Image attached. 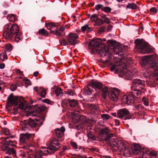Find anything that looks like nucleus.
<instances>
[{
    "mask_svg": "<svg viewBox=\"0 0 158 158\" xmlns=\"http://www.w3.org/2000/svg\"><path fill=\"white\" fill-rule=\"evenodd\" d=\"M121 58V61L119 58L117 57L114 58L115 63L111 66L110 70L112 72L115 70V74H118V76L124 77L126 79L129 80L135 75V72L127 70V63L124 64L126 61H122V60H126L124 56H123Z\"/></svg>",
    "mask_w": 158,
    "mask_h": 158,
    "instance_id": "1",
    "label": "nucleus"
},
{
    "mask_svg": "<svg viewBox=\"0 0 158 158\" xmlns=\"http://www.w3.org/2000/svg\"><path fill=\"white\" fill-rule=\"evenodd\" d=\"M154 56L153 55L144 56L140 61V64L142 67L146 65L149 67L147 71L143 73V76L146 78L152 75L154 77L158 75V63L154 60Z\"/></svg>",
    "mask_w": 158,
    "mask_h": 158,
    "instance_id": "2",
    "label": "nucleus"
},
{
    "mask_svg": "<svg viewBox=\"0 0 158 158\" xmlns=\"http://www.w3.org/2000/svg\"><path fill=\"white\" fill-rule=\"evenodd\" d=\"M103 40L101 39L97 40H94L91 41L89 45L92 48V50L94 52L95 51L98 52L102 56H107L109 53V50L108 48L105 46L103 44L100 43V42L105 41V39H103Z\"/></svg>",
    "mask_w": 158,
    "mask_h": 158,
    "instance_id": "3",
    "label": "nucleus"
},
{
    "mask_svg": "<svg viewBox=\"0 0 158 158\" xmlns=\"http://www.w3.org/2000/svg\"><path fill=\"white\" fill-rule=\"evenodd\" d=\"M134 43L135 44V48L142 53H149L152 51L148 43L143 39H136Z\"/></svg>",
    "mask_w": 158,
    "mask_h": 158,
    "instance_id": "4",
    "label": "nucleus"
},
{
    "mask_svg": "<svg viewBox=\"0 0 158 158\" xmlns=\"http://www.w3.org/2000/svg\"><path fill=\"white\" fill-rule=\"evenodd\" d=\"M60 147L61 144L56 139H54L48 146L47 148H42L44 149V150L41 151L40 152L43 156H45L49 154H52L57 150Z\"/></svg>",
    "mask_w": 158,
    "mask_h": 158,
    "instance_id": "5",
    "label": "nucleus"
},
{
    "mask_svg": "<svg viewBox=\"0 0 158 158\" xmlns=\"http://www.w3.org/2000/svg\"><path fill=\"white\" fill-rule=\"evenodd\" d=\"M111 145L113 147H116L121 152L124 154L128 153V150L127 146V143L125 141L118 140V139H111L110 140Z\"/></svg>",
    "mask_w": 158,
    "mask_h": 158,
    "instance_id": "6",
    "label": "nucleus"
},
{
    "mask_svg": "<svg viewBox=\"0 0 158 158\" xmlns=\"http://www.w3.org/2000/svg\"><path fill=\"white\" fill-rule=\"evenodd\" d=\"M102 87V84L100 82L94 80L91 81V84L85 87L84 89L81 92V94L85 96L90 95L93 93V91L91 89V87L95 89H101Z\"/></svg>",
    "mask_w": 158,
    "mask_h": 158,
    "instance_id": "7",
    "label": "nucleus"
},
{
    "mask_svg": "<svg viewBox=\"0 0 158 158\" xmlns=\"http://www.w3.org/2000/svg\"><path fill=\"white\" fill-rule=\"evenodd\" d=\"M132 93L133 95H129L127 96L126 95H124L123 96L122 99L123 103L128 105H132L134 102L133 96L135 95L139 96L141 94L142 92L140 90L137 89L134 90Z\"/></svg>",
    "mask_w": 158,
    "mask_h": 158,
    "instance_id": "8",
    "label": "nucleus"
},
{
    "mask_svg": "<svg viewBox=\"0 0 158 158\" xmlns=\"http://www.w3.org/2000/svg\"><path fill=\"white\" fill-rule=\"evenodd\" d=\"M35 112H33L32 111H30L27 113V116H31L33 118H29L28 121V124L30 126V129L32 127H35L36 126L37 124L35 122L39 121L40 118L38 117L35 114Z\"/></svg>",
    "mask_w": 158,
    "mask_h": 158,
    "instance_id": "9",
    "label": "nucleus"
},
{
    "mask_svg": "<svg viewBox=\"0 0 158 158\" xmlns=\"http://www.w3.org/2000/svg\"><path fill=\"white\" fill-rule=\"evenodd\" d=\"M125 116H126L125 120L129 119L131 118V115L128 110L126 109L119 110L118 112V118L122 119Z\"/></svg>",
    "mask_w": 158,
    "mask_h": 158,
    "instance_id": "10",
    "label": "nucleus"
},
{
    "mask_svg": "<svg viewBox=\"0 0 158 158\" xmlns=\"http://www.w3.org/2000/svg\"><path fill=\"white\" fill-rule=\"evenodd\" d=\"M13 141L10 139V137H6L4 139L5 143L2 145V150L3 151H7L9 148V146L14 147L15 145L13 143Z\"/></svg>",
    "mask_w": 158,
    "mask_h": 158,
    "instance_id": "11",
    "label": "nucleus"
},
{
    "mask_svg": "<svg viewBox=\"0 0 158 158\" xmlns=\"http://www.w3.org/2000/svg\"><path fill=\"white\" fill-rule=\"evenodd\" d=\"M22 99L21 98H19L17 96H13V94H10L8 97V102L11 105H14L15 106L18 105L19 102H20V100Z\"/></svg>",
    "mask_w": 158,
    "mask_h": 158,
    "instance_id": "12",
    "label": "nucleus"
},
{
    "mask_svg": "<svg viewBox=\"0 0 158 158\" xmlns=\"http://www.w3.org/2000/svg\"><path fill=\"white\" fill-rule=\"evenodd\" d=\"M119 94V90L117 88H114L111 91L109 92L108 96L111 100L116 101L118 100Z\"/></svg>",
    "mask_w": 158,
    "mask_h": 158,
    "instance_id": "13",
    "label": "nucleus"
},
{
    "mask_svg": "<svg viewBox=\"0 0 158 158\" xmlns=\"http://www.w3.org/2000/svg\"><path fill=\"white\" fill-rule=\"evenodd\" d=\"M9 25H6L4 27L3 35L6 39L10 40L13 36V35L9 29Z\"/></svg>",
    "mask_w": 158,
    "mask_h": 158,
    "instance_id": "14",
    "label": "nucleus"
},
{
    "mask_svg": "<svg viewBox=\"0 0 158 158\" xmlns=\"http://www.w3.org/2000/svg\"><path fill=\"white\" fill-rule=\"evenodd\" d=\"M111 132V130L108 127H105L102 128L99 132V134L98 135V138L99 139L103 140V139L105 138V136Z\"/></svg>",
    "mask_w": 158,
    "mask_h": 158,
    "instance_id": "15",
    "label": "nucleus"
},
{
    "mask_svg": "<svg viewBox=\"0 0 158 158\" xmlns=\"http://www.w3.org/2000/svg\"><path fill=\"white\" fill-rule=\"evenodd\" d=\"M68 36V41L71 45H74L76 44L77 40L78 38V36L75 33H70Z\"/></svg>",
    "mask_w": 158,
    "mask_h": 158,
    "instance_id": "16",
    "label": "nucleus"
},
{
    "mask_svg": "<svg viewBox=\"0 0 158 158\" xmlns=\"http://www.w3.org/2000/svg\"><path fill=\"white\" fill-rule=\"evenodd\" d=\"M19 127L23 131L30 130V126L28 124V121L24 120L21 121L19 124Z\"/></svg>",
    "mask_w": 158,
    "mask_h": 158,
    "instance_id": "17",
    "label": "nucleus"
},
{
    "mask_svg": "<svg viewBox=\"0 0 158 158\" xmlns=\"http://www.w3.org/2000/svg\"><path fill=\"white\" fill-rule=\"evenodd\" d=\"M89 107L92 114L95 115L99 114L100 113L98 106L89 104Z\"/></svg>",
    "mask_w": 158,
    "mask_h": 158,
    "instance_id": "18",
    "label": "nucleus"
},
{
    "mask_svg": "<svg viewBox=\"0 0 158 158\" xmlns=\"http://www.w3.org/2000/svg\"><path fill=\"white\" fill-rule=\"evenodd\" d=\"M6 25H9V29L13 35L19 32V27L16 24H14L12 25L11 24L9 23Z\"/></svg>",
    "mask_w": 158,
    "mask_h": 158,
    "instance_id": "19",
    "label": "nucleus"
},
{
    "mask_svg": "<svg viewBox=\"0 0 158 158\" xmlns=\"http://www.w3.org/2000/svg\"><path fill=\"white\" fill-rule=\"evenodd\" d=\"M34 89L38 93L40 94V95L41 97L43 98H45L46 93L45 90L43 88L35 87L34 88Z\"/></svg>",
    "mask_w": 158,
    "mask_h": 158,
    "instance_id": "20",
    "label": "nucleus"
},
{
    "mask_svg": "<svg viewBox=\"0 0 158 158\" xmlns=\"http://www.w3.org/2000/svg\"><path fill=\"white\" fill-rule=\"evenodd\" d=\"M31 134L26 133L22 134L20 135L19 140L22 143H25V141L31 137Z\"/></svg>",
    "mask_w": 158,
    "mask_h": 158,
    "instance_id": "21",
    "label": "nucleus"
},
{
    "mask_svg": "<svg viewBox=\"0 0 158 158\" xmlns=\"http://www.w3.org/2000/svg\"><path fill=\"white\" fill-rule=\"evenodd\" d=\"M65 131V129L64 127H62L60 129H56L55 130L56 136L58 137H61Z\"/></svg>",
    "mask_w": 158,
    "mask_h": 158,
    "instance_id": "22",
    "label": "nucleus"
},
{
    "mask_svg": "<svg viewBox=\"0 0 158 158\" xmlns=\"http://www.w3.org/2000/svg\"><path fill=\"white\" fill-rule=\"evenodd\" d=\"M134 83L135 86L140 88H143L144 82L143 81L139 79H136L134 81Z\"/></svg>",
    "mask_w": 158,
    "mask_h": 158,
    "instance_id": "23",
    "label": "nucleus"
},
{
    "mask_svg": "<svg viewBox=\"0 0 158 158\" xmlns=\"http://www.w3.org/2000/svg\"><path fill=\"white\" fill-rule=\"evenodd\" d=\"M140 148V146L139 144H135L132 147V150L134 153L138 154L139 152Z\"/></svg>",
    "mask_w": 158,
    "mask_h": 158,
    "instance_id": "24",
    "label": "nucleus"
},
{
    "mask_svg": "<svg viewBox=\"0 0 158 158\" xmlns=\"http://www.w3.org/2000/svg\"><path fill=\"white\" fill-rule=\"evenodd\" d=\"M114 55H118L119 56L123 55L122 52V49L121 48L119 47H114L113 48Z\"/></svg>",
    "mask_w": 158,
    "mask_h": 158,
    "instance_id": "25",
    "label": "nucleus"
},
{
    "mask_svg": "<svg viewBox=\"0 0 158 158\" xmlns=\"http://www.w3.org/2000/svg\"><path fill=\"white\" fill-rule=\"evenodd\" d=\"M45 26L48 30H50V31L51 30H52V29H53L54 27H55L56 29H57V26L53 23H46Z\"/></svg>",
    "mask_w": 158,
    "mask_h": 158,
    "instance_id": "26",
    "label": "nucleus"
},
{
    "mask_svg": "<svg viewBox=\"0 0 158 158\" xmlns=\"http://www.w3.org/2000/svg\"><path fill=\"white\" fill-rule=\"evenodd\" d=\"M12 46L10 44H8L5 45L4 51L5 53L7 54L10 55V52L12 50Z\"/></svg>",
    "mask_w": 158,
    "mask_h": 158,
    "instance_id": "27",
    "label": "nucleus"
},
{
    "mask_svg": "<svg viewBox=\"0 0 158 158\" xmlns=\"http://www.w3.org/2000/svg\"><path fill=\"white\" fill-rule=\"evenodd\" d=\"M46 109V107L45 106H38L36 109H35V110L32 111L33 112H35V113H34V114H36V113H40L41 111L45 110Z\"/></svg>",
    "mask_w": 158,
    "mask_h": 158,
    "instance_id": "28",
    "label": "nucleus"
},
{
    "mask_svg": "<svg viewBox=\"0 0 158 158\" xmlns=\"http://www.w3.org/2000/svg\"><path fill=\"white\" fill-rule=\"evenodd\" d=\"M69 104L71 107H75L78 105L77 101L74 99L69 100Z\"/></svg>",
    "mask_w": 158,
    "mask_h": 158,
    "instance_id": "29",
    "label": "nucleus"
},
{
    "mask_svg": "<svg viewBox=\"0 0 158 158\" xmlns=\"http://www.w3.org/2000/svg\"><path fill=\"white\" fill-rule=\"evenodd\" d=\"M138 7L136 4L134 3H129L126 6V9H136Z\"/></svg>",
    "mask_w": 158,
    "mask_h": 158,
    "instance_id": "30",
    "label": "nucleus"
},
{
    "mask_svg": "<svg viewBox=\"0 0 158 158\" xmlns=\"http://www.w3.org/2000/svg\"><path fill=\"white\" fill-rule=\"evenodd\" d=\"M15 36V39L16 41L18 42L19 40L22 39V36L21 34L19 32L16 33Z\"/></svg>",
    "mask_w": 158,
    "mask_h": 158,
    "instance_id": "31",
    "label": "nucleus"
},
{
    "mask_svg": "<svg viewBox=\"0 0 158 158\" xmlns=\"http://www.w3.org/2000/svg\"><path fill=\"white\" fill-rule=\"evenodd\" d=\"M51 33L52 34H54L56 36L59 37H60L62 36V33L59 30H58V28L55 30V31L51 30Z\"/></svg>",
    "mask_w": 158,
    "mask_h": 158,
    "instance_id": "32",
    "label": "nucleus"
},
{
    "mask_svg": "<svg viewBox=\"0 0 158 158\" xmlns=\"http://www.w3.org/2000/svg\"><path fill=\"white\" fill-rule=\"evenodd\" d=\"M6 153L9 155H13L14 156L15 154V151L13 148H9L6 151Z\"/></svg>",
    "mask_w": 158,
    "mask_h": 158,
    "instance_id": "33",
    "label": "nucleus"
},
{
    "mask_svg": "<svg viewBox=\"0 0 158 158\" xmlns=\"http://www.w3.org/2000/svg\"><path fill=\"white\" fill-rule=\"evenodd\" d=\"M104 23V21L103 20L98 18L97 20H96L94 25L95 26H99L102 24Z\"/></svg>",
    "mask_w": 158,
    "mask_h": 158,
    "instance_id": "34",
    "label": "nucleus"
},
{
    "mask_svg": "<svg viewBox=\"0 0 158 158\" xmlns=\"http://www.w3.org/2000/svg\"><path fill=\"white\" fill-rule=\"evenodd\" d=\"M114 136V134L112 133H110L108 134L105 137V138H104L103 139V140H104L106 141H108L112 137H113Z\"/></svg>",
    "mask_w": 158,
    "mask_h": 158,
    "instance_id": "35",
    "label": "nucleus"
},
{
    "mask_svg": "<svg viewBox=\"0 0 158 158\" xmlns=\"http://www.w3.org/2000/svg\"><path fill=\"white\" fill-rule=\"evenodd\" d=\"M39 33L40 34H41L43 35H45L46 36H48V32L44 28L40 30L39 31Z\"/></svg>",
    "mask_w": 158,
    "mask_h": 158,
    "instance_id": "36",
    "label": "nucleus"
},
{
    "mask_svg": "<svg viewBox=\"0 0 158 158\" xmlns=\"http://www.w3.org/2000/svg\"><path fill=\"white\" fill-rule=\"evenodd\" d=\"M7 54L5 52H2V53H0V56L1 58V60L2 61H3L7 60Z\"/></svg>",
    "mask_w": 158,
    "mask_h": 158,
    "instance_id": "37",
    "label": "nucleus"
},
{
    "mask_svg": "<svg viewBox=\"0 0 158 158\" xmlns=\"http://www.w3.org/2000/svg\"><path fill=\"white\" fill-rule=\"evenodd\" d=\"M150 150L148 149L147 148H143V149L142 153H143V156H146V155L148 156Z\"/></svg>",
    "mask_w": 158,
    "mask_h": 158,
    "instance_id": "38",
    "label": "nucleus"
},
{
    "mask_svg": "<svg viewBox=\"0 0 158 158\" xmlns=\"http://www.w3.org/2000/svg\"><path fill=\"white\" fill-rule=\"evenodd\" d=\"M111 9L110 7L108 6H106L103 7L102 9V10L104 11V12L108 13L111 11Z\"/></svg>",
    "mask_w": 158,
    "mask_h": 158,
    "instance_id": "39",
    "label": "nucleus"
},
{
    "mask_svg": "<svg viewBox=\"0 0 158 158\" xmlns=\"http://www.w3.org/2000/svg\"><path fill=\"white\" fill-rule=\"evenodd\" d=\"M98 18V15L94 14L92 15L91 16L90 19L92 22H96Z\"/></svg>",
    "mask_w": 158,
    "mask_h": 158,
    "instance_id": "40",
    "label": "nucleus"
},
{
    "mask_svg": "<svg viewBox=\"0 0 158 158\" xmlns=\"http://www.w3.org/2000/svg\"><path fill=\"white\" fill-rule=\"evenodd\" d=\"M60 44L63 46H66L68 44V43L64 39L60 40Z\"/></svg>",
    "mask_w": 158,
    "mask_h": 158,
    "instance_id": "41",
    "label": "nucleus"
},
{
    "mask_svg": "<svg viewBox=\"0 0 158 158\" xmlns=\"http://www.w3.org/2000/svg\"><path fill=\"white\" fill-rule=\"evenodd\" d=\"M62 90L60 88H57L55 90V93L56 95L58 96H59L62 92Z\"/></svg>",
    "mask_w": 158,
    "mask_h": 158,
    "instance_id": "42",
    "label": "nucleus"
},
{
    "mask_svg": "<svg viewBox=\"0 0 158 158\" xmlns=\"http://www.w3.org/2000/svg\"><path fill=\"white\" fill-rule=\"evenodd\" d=\"M87 136L89 139H90L92 140H95L96 139L95 136L90 133L88 134Z\"/></svg>",
    "mask_w": 158,
    "mask_h": 158,
    "instance_id": "43",
    "label": "nucleus"
},
{
    "mask_svg": "<svg viewBox=\"0 0 158 158\" xmlns=\"http://www.w3.org/2000/svg\"><path fill=\"white\" fill-rule=\"evenodd\" d=\"M101 117L104 120L108 119H109L110 117V116L106 114H101Z\"/></svg>",
    "mask_w": 158,
    "mask_h": 158,
    "instance_id": "44",
    "label": "nucleus"
},
{
    "mask_svg": "<svg viewBox=\"0 0 158 158\" xmlns=\"http://www.w3.org/2000/svg\"><path fill=\"white\" fill-rule=\"evenodd\" d=\"M65 94H69L71 96H73L74 95L75 93L73 90L69 89L68 90Z\"/></svg>",
    "mask_w": 158,
    "mask_h": 158,
    "instance_id": "45",
    "label": "nucleus"
},
{
    "mask_svg": "<svg viewBox=\"0 0 158 158\" xmlns=\"http://www.w3.org/2000/svg\"><path fill=\"white\" fill-rule=\"evenodd\" d=\"M42 156L40 154H39L37 156L33 154H31L28 156L27 158H41Z\"/></svg>",
    "mask_w": 158,
    "mask_h": 158,
    "instance_id": "46",
    "label": "nucleus"
},
{
    "mask_svg": "<svg viewBox=\"0 0 158 158\" xmlns=\"http://www.w3.org/2000/svg\"><path fill=\"white\" fill-rule=\"evenodd\" d=\"M23 99L22 98V99L20 100V102H20L19 106V108L21 110H22L24 107V104L23 102H21L22 101H23Z\"/></svg>",
    "mask_w": 158,
    "mask_h": 158,
    "instance_id": "47",
    "label": "nucleus"
},
{
    "mask_svg": "<svg viewBox=\"0 0 158 158\" xmlns=\"http://www.w3.org/2000/svg\"><path fill=\"white\" fill-rule=\"evenodd\" d=\"M2 131L6 135H8L10 133L9 130L6 128H3Z\"/></svg>",
    "mask_w": 158,
    "mask_h": 158,
    "instance_id": "48",
    "label": "nucleus"
},
{
    "mask_svg": "<svg viewBox=\"0 0 158 158\" xmlns=\"http://www.w3.org/2000/svg\"><path fill=\"white\" fill-rule=\"evenodd\" d=\"M103 5L102 4H98L95 6V9L97 10H98L100 9H101L102 10V9L103 8Z\"/></svg>",
    "mask_w": 158,
    "mask_h": 158,
    "instance_id": "49",
    "label": "nucleus"
},
{
    "mask_svg": "<svg viewBox=\"0 0 158 158\" xmlns=\"http://www.w3.org/2000/svg\"><path fill=\"white\" fill-rule=\"evenodd\" d=\"M143 102L145 106H148V99L146 98L143 97Z\"/></svg>",
    "mask_w": 158,
    "mask_h": 158,
    "instance_id": "50",
    "label": "nucleus"
},
{
    "mask_svg": "<svg viewBox=\"0 0 158 158\" xmlns=\"http://www.w3.org/2000/svg\"><path fill=\"white\" fill-rule=\"evenodd\" d=\"M157 155V153L156 151H151L150 150L149 152V154L148 156H155Z\"/></svg>",
    "mask_w": 158,
    "mask_h": 158,
    "instance_id": "51",
    "label": "nucleus"
},
{
    "mask_svg": "<svg viewBox=\"0 0 158 158\" xmlns=\"http://www.w3.org/2000/svg\"><path fill=\"white\" fill-rule=\"evenodd\" d=\"M23 81L26 84L28 85H31V83L30 81L27 78H24L23 79Z\"/></svg>",
    "mask_w": 158,
    "mask_h": 158,
    "instance_id": "52",
    "label": "nucleus"
},
{
    "mask_svg": "<svg viewBox=\"0 0 158 158\" xmlns=\"http://www.w3.org/2000/svg\"><path fill=\"white\" fill-rule=\"evenodd\" d=\"M105 29V28L104 27L102 26L98 30V32L100 33H102L104 32Z\"/></svg>",
    "mask_w": 158,
    "mask_h": 158,
    "instance_id": "53",
    "label": "nucleus"
},
{
    "mask_svg": "<svg viewBox=\"0 0 158 158\" xmlns=\"http://www.w3.org/2000/svg\"><path fill=\"white\" fill-rule=\"evenodd\" d=\"M71 144L74 149H77V145L75 142H72L71 143Z\"/></svg>",
    "mask_w": 158,
    "mask_h": 158,
    "instance_id": "54",
    "label": "nucleus"
},
{
    "mask_svg": "<svg viewBox=\"0 0 158 158\" xmlns=\"http://www.w3.org/2000/svg\"><path fill=\"white\" fill-rule=\"evenodd\" d=\"M10 18L12 19L11 20L9 19L11 21H12L13 20L14 21L15 20V15L14 14H11L10 15Z\"/></svg>",
    "mask_w": 158,
    "mask_h": 158,
    "instance_id": "55",
    "label": "nucleus"
},
{
    "mask_svg": "<svg viewBox=\"0 0 158 158\" xmlns=\"http://www.w3.org/2000/svg\"><path fill=\"white\" fill-rule=\"evenodd\" d=\"M17 88L16 86L13 84L11 85L10 87V89L12 91H14Z\"/></svg>",
    "mask_w": 158,
    "mask_h": 158,
    "instance_id": "56",
    "label": "nucleus"
},
{
    "mask_svg": "<svg viewBox=\"0 0 158 158\" xmlns=\"http://www.w3.org/2000/svg\"><path fill=\"white\" fill-rule=\"evenodd\" d=\"M88 28V26L87 25H85L84 26H83L81 27V30L84 31H85L87 28Z\"/></svg>",
    "mask_w": 158,
    "mask_h": 158,
    "instance_id": "57",
    "label": "nucleus"
},
{
    "mask_svg": "<svg viewBox=\"0 0 158 158\" xmlns=\"http://www.w3.org/2000/svg\"><path fill=\"white\" fill-rule=\"evenodd\" d=\"M16 72L19 74L20 75L23 76V73L19 69H16Z\"/></svg>",
    "mask_w": 158,
    "mask_h": 158,
    "instance_id": "58",
    "label": "nucleus"
},
{
    "mask_svg": "<svg viewBox=\"0 0 158 158\" xmlns=\"http://www.w3.org/2000/svg\"><path fill=\"white\" fill-rule=\"evenodd\" d=\"M107 42L108 43L112 44L113 45L116 42V41L115 40H109L107 41Z\"/></svg>",
    "mask_w": 158,
    "mask_h": 158,
    "instance_id": "59",
    "label": "nucleus"
},
{
    "mask_svg": "<svg viewBox=\"0 0 158 158\" xmlns=\"http://www.w3.org/2000/svg\"><path fill=\"white\" fill-rule=\"evenodd\" d=\"M43 102L45 103H46L48 104H50V101L48 99H45L43 101Z\"/></svg>",
    "mask_w": 158,
    "mask_h": 158,
    "instance_id": "60",
    "label": "nucleus"
},
{
    "mask_svg": "<svg viewBox=\"0 0 158 158\" xmlns=\"http://www.w3.org/2000/svg\"><path fill=\"white\" fill-rule=\"evenodd\" d=\"M102 91L103 93L106 94L108 92V89L106 87H105L102 89Z\"/></svg>",
    "mask_w": 158,
    "mask_h": 158,
    "instance_id": "61",
    "label": "nucleus"
},
{
    "mask_svg": "<svg viewBox=\"0 0 158 158\" xmlns=\"http://www.w3.org/2000/svg\"><path fill=\"white\" fill-rule=\"evenodd\" d=\"M104 22H105L107 23H109L110 22V19L107 18H106L104 19Z\"/></svg>",
    "mask_w": 158,
    "mask_h": 158,
    "instance_id": "62",
    "label": "nucleus"
},
{
    "mask_svg": "<svg viewBox=\"0 0 158 158\" xmlns=\"http://www.w3.org/2000/svg\"><path fill=\"white\" fill-rule=\"evenodd\" d=\"M65 28V27H62L59 29V30L60 32H61V33H62L64 31V29Z\"/></svg>",
    "mask_w": 158,
    "mask_h": 158,
    "instance_id": "63",
    "label": "nucleus"
},
{
    "mask_svg": "<svg viewBox=\"0 0 158 158\" xmlns=\"http://www.w3.org/2000/svg\"><path fill=\"white\" fill-rule=\"evenodd\" d=\"M101 17L103 19H105L106 18V15L102 14L100 15Z\"/></svg>",
    "mask_w": 158,
    "mask_h": 158,
    "instance_id": "64",
    "label": "nucleus"
}]
</instances>
